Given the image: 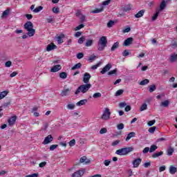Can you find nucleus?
Masks as SVG:
<instances>
[{"mask_svg":"<svg viewBox=\"0 0 177 177\" xmlns=\"http://www.w3.org/2000/svg\"><path fill=\"white\" fill-rule=\"evenodd\" d=\"M157 149H158V147H157V145H151V147L149 149V153H154V151H156Z\"/></svg>","mask_w":177,"mask_h":177,"instance_id":"obj_29","label":"nucleus"},{"mask_svg":"<svg viewBox=\"0 0 177 177\" xmlns=\"http://www.w3.org/2000/svg\"><path fill=\"white\" fill-rule=\"evenodd\" d=\"M8 93H9V92L8 91H3L1 92L0 93V100H2V99H3V97H5Z\"/></svg>","mask_w":177,"mask_h":177,"instance_id":"obj_25","label":"nucleus"},{"mask_svg":"<svg viewBox=\"0 0 177 177\" xmlns=\"http://www.w3.org/2000/svg\"><path fill=\"white\" fill-rule=\"evenodd\" d=\"M145 12H146V10H140L137 14L135 15V17L136 19H140V17H143V15H145Z\"/></svg>","mask_w":177,"mask_h":177,"instance_id":"obj_18","label":"nucleus"},{"mask_svg":"<svg viewBox=\"0 0 177 177\" xmlns=\"http://www.w3.org/2000/svg\"><path fill=\"white\" fill-rule=\"evenodd\" d=\"M93 44V39H87L85 44V46H87V47L92 46Z\"/></svg>","mask_w":177,"mask_h":177,"instance_id":"obj_33","label":"nucleus"},{"mask_svg":"<svg viewBox=\"0 0 177 177\" xmlns=\"http://www.w3.org/2000/svg\"><path fill=\"white\" fill-rule=\"evenodd\" d=\"M165 6H167V3H165V1H162L161 3H160V10H164V9H165Z\"/></svg>","mask_w":177,"mask_h":177,"instance_id":"obj_32","label":"nucleus"},{"mask_svg":"<svg viewBox=\"0 0 177 177\" xmlns=\"http://www.w3.org/2000/svg\"><path fill=\"white\" fill-rule=\"evenodd\" d=\"M169 171L171 175H175L176 174L177 169L175 166L171 165L169 167Z\"/></svg>","mask_w":177,"mask_h":177,"instance_id":"obj_17","label":"nucleus"},{"mask_svg":"<svg viewBox=\"0 0 177 177\" xmlns=\"http://www.w3.org/2000/svg\"><path fill=\"white\" fill-rule=\"evenodd\" d=\"M119 46H120L119 41H116L115 43H114L113 44L112 47L111 48V52H114V50H115V49H118V48H119Z\"/></svg>","mask_w":177,"mask_h":177,"instance_id":"obj_21","label":"nucleus"},{"mask_svg":"<svg viewBox=\"0 0 177 177\" xmlns=\"http://www.w3.org/2000/svg\"><path fill=\"white\" fill-rule=\"evenodd\" d=\"M69 146L71 147H73V146H75V140L73 139V140H71L70 142H69Z\"/></svg>","mask_w":177,"mask_h":177,"instance_id":"obj_55","label":"nucleus"},{"mask_svg":"<svg viewBox=\"0 0 177 177\" xmlns=\"http://www.w3.org/2000/svg\"><path fill=\"white\" fill-rule=\"evenodd\" d=\"M107 133V129H106V128H102L100 131V133L101 135H103V133Z\"/></svg>","mask_w":177,"mask_h":177,"instance_id":"obj_56","label":"nucleus"},{"mask_svg":"<svg viewBox=\"0 0 177 177\" xmlns=\"http://www.w3.org/2000/svg\"><path fill=\"white\" fill-rule=\"evenodd\" d=\"M133 42V38L129 37L126 40H124L123 43V46H129V45H132Z\"/></svg>","mask_w":177,"mask_h":177,"instance_id":"obj_10","label":"nucleus"},{"mask_svg":"<svg viewBox=\"0 0 177 177\" xmlns=\"http://www.w3.org/2000/svg\"><path fill=\"white\" fill-rule=\"evenodd\" d=\"M122 93H124V90L122 89H119L116 91L115 93V96H121V95H122Z\"/></svg>","mask_w":177,"mask_h":177,"instance_id":"obj_42","label":"nucleus"},{"mask_svg":"<svg viewBox=\"0 0 177 177\" xmlns=\"http://www.w3.org/2000/svg\"><path fill=\"white\" fill-rule=\"evenodd\" d=\"M177 60V54H174L170 56V62L171 63H175V62Z\"/></svg>","mask_w":177,"mask_h":177,"instance_id":"obj_28","label":"nucleus"},{"mask_svg":"<svg viewBox=\"0 0 177 177\" xmlns=\"http://www.w3.org/2000/svg\"><path fill=\"white\" fill-rule=\"evenodd\" d=\"M133 151V147H129L118 149L115 152V154H118V156H127V154H129V153H131V151Z\"/></svg>","mask_w":177,"mask_h":177,"instance_id":"obj_4","label":"nucleus"},{"mask_svg":"<svg viewBox=\"0 0 177 177\" xmlns=\"http://www.w3.org/2000/svg\"><path fill=\"white\" fill-rule=\"evenodd\" d=\"M80 162H85V164H89V162H91V160L86 158V156H82L80 159Z\"/></svg>","mask_w":177,"mask_h":177,"instance_id":"obj_20","label":"nucleus"},{"mask_svg":"<svg viewBox=\"0 0 177 177\" xmlns=\"http://www.w3.org/2000/svg\"><path fill=\"white\" fill-rule=\"evenodd\" d=\"M162 154H164V151H160V152L154 153L152 155V158H157L158 157H160V156H162Z\"/></svg>","mask_w":177,"mask_h":177,"instance_id":"obj_24","label":"nucleus"},{"mask_svg":"<svg viewBox=\"0 0 177 177\" xmlns=\"http://www.w3.org/2000/svg\"><path fill=\"white\" fill-rule=\"evenodd\" d=\"M135 135H136V133H135V132H130L127 135V137L126 138V142H128V140L132 139V138H135Z\"/></svg>","mask_w":177,"mask_h":177,"instance_id":"obj_23","label":"nucleus"},{"mask_svg":"<svg viewBox=\"0 0 177 177\" xmlns=\"http://www.w3.org/2000/svg\"><path fill=\"white\" fill-rule=\"evenodd\" d=\"M158 15H160V10H156V12L153 15V16L151 18L152 21H156V20H157Z\"/></svg>","mask_w":177,"mask_h":177,"instance_id":"obj_27","label":"nucleus"},{"mask_svg":"<svg viewBox=\"0 0 177 177\" xmlns=\"http://www.w3.org/2000/svg\"><path fill=\"white\" fill-rule=\"evenodd\" d=\"M110 115H111V113L110 111H104L101 117L102 120H110Z\"/></svg>","mask_w":177,"mask_h":177,"instance_id":"obj_11","label":"nucleus"},{"mask_svg":"<svg viewBox=\"0 0 177 177\" xmlns=\"http://www.w3.org/2000/svg\"><path fill=\"white\" fill-rule=\"evenodd\" d=\"M97 46V49L100 50V52L104 50V48L107 46V37L106 36H102L100 37L98 41Z\"/></svg>","mask_w":177,"mask_h":177,"instance_id":"obj_3","label":"nucleus"},{"mask_svg":"<svg viewBox=\"0 0 177 177\" xmlns=\"http://www.w3.org/2000/svg\"><path fill=\"white\" fill-rule=\"evenodd\" d=\"M150 82V80L149 79H145L144 80H142L140 82V85L144 86V85H147Z\"/></svg>","mask_w":177,"mask_h":177,"instance_id":"obj_36","label":"nucleus"},{"mask_svg":"<svg viewBox=\"0 0 177 177\" xmlns=\"http://www.w3.org/2000/svg\"><path fill=\"white\" fill-rule=\"evenodd\" d=\"M42 9H44V7L40 6H38L37 8H35L33 10V12L35 13H38L39 12H41V10H42Z\"/></svg>","mask_w":177,"mask_h":177,"instance_id":"obj_38","label":"nucleus"},{"mask_svg":"<svg viewBox=\"0 0 177 177\" xmlns=\"http://www.w3.org/2000/svg\"><path fill=\"white\" fill-rule=\"evenodd\" d=\"M126 106H127V102H120L119 104L120 109H124V107H126Z\"/></svg>","mask_w":177,"mask_h":177,"instance_id":"obj_51","label":"nucleus"},{"mask_svg":"<svg viewBox=\"0 0 177 177\" xmlns=\"http://www.w3.org/2000/svg\"><path fill=\"white\" fill-rule=\"evenodd\" d=\"M111 162V161L110 160H105L104 161V164L105 167H109V165H110V163Z\"/></svg>","mask_w":177,"mask_h":177,"instance_id":"obj_57","label":"nucleus"},{"mask_svg":"<svg viewBox=\"0 0 177 177\" xmlns=\"http://www.w3.org/2000/svg\"><path fill=\"white\" fill-rule=\"evenodd\" d=\"M66 36L63 33H62L59 36L57 37V43L59 44V45H60L61 44H63V42H64V41H63V38H64Z\"/></svg>","mask_w":177,"mask_h":177,"instance_id":"obj_14","label":"nucleus"},{"mask_svg":"<svg viewBox=\"0 0 177 177\" xmlns=\"http://www.w3.org/2000/svg\"><path fill=\"white\" fill-rule=\"evenodd\" d=\"M91 75L89 74V73H85L83 75V80L82 82H84V84H89V80L91 78Z\"/></svg>","mask_w":177,"mask_h":177,"instance_id":"obj_6","label":"nucleus"},{"mask_svg":"<svg viewBox=\"0 0 177 177\" xmlns=\"http://www.w3.org/2000/svg\"><path fill=\"white\" fill-rule=\"evenodd\" d=\"M90 88H92V84H82L77 87V90L75 91V95H80V93H86V92L89 91Z\"/></svg>","mask_w":177,"mask_h":177,"instance_id":"obj_2","label":"nucleus"},{"mask_svg":"<svg viewBox=\"0 0 177 177\" xmlns=\"http://www.w3.org/2000/svg\"><path fill=\"white\" fill-rule=\"evenodd\" d=\"M117 75V68L113 69L112 71H110L109 72H108V75Z\"/></svg>","mask_w":177,"mask_h":177,"instance_id":"obj_41","label":"nucleus"},{"mask_svg":"<svg viewBox=\"0 0 177 177\" xmlns=\"http://www.w3.org/2000/svg\"><path fill=\"white\" fill-rule=\"evenodd\" d=\"M71 92V88H64L61 93L62 96H67Z\"/></svg>","mask_w":177,"mask_h":177,"instance_id":"obj_16","label":"nucleus"},{"mask_svg":"<svg viewBox=\"0 0 177 177\" xmlns=\"http://www.w3.org/2000/svg\"><path fill=\"white\" fill-rule=\"evenodd\" d=\"M25 177H38V174H32L30 175H27Z\"/></svg>","mask_w":177,"mask_h":177,"instance_id":"obj_64","label":"nucleus"},{"mask_svg":"<svg viewBox=\"0 0 177 177\" xmlns=\"http://www.w3.org/2000/svg\"><path fill=\"white\" fill-rule=\"evenodd\" d=\"M10 104H12L10 103V102L5 103L3 105L0 106V111H2V110H3L4 109H6V107H9V106H10Z\"/></svg>","mask_w":177,"mask_h":177,"instance_id":"obj_30","label":"nucleus"},{"mask_svg":"<svg viewBox=\"0 0 177 177\" xmlns=\"http://www.w3.org/2000/svg\"><path fill=\"white\" fill-rule=\"evenodd\" d=\"M84 174H85V170L80 169L74 172L72 174V177H81L84 176Z\"/></svg>","mask_w":177,"mask_h":177,"instance_id":"obj_7","label":"nucleus"},{"mask_svg":"<svg viewBox=\"0 0 177 177\" xmlns=\"http://www.w3.org/2000/svg\"><path fill=\"white\" fill-rule=\"evenodd\" d=\"M147 109V104L146 103L143 104L140 107V111H144Z\"/></svg>","mask_w":177,"mask_h":177,"instance_id":"obj_52","label":"nucleus"},{"mask_svg":"<svg viewBox=\"0 0 177 177\" xmlns=\"http://www.w3.org/2000/svg\"><path fill=\"white\" fill-rule=\"evenodd\" d=\"M129 55V52L128 50H124L122 53V56H124V57H127Z\"/></svg>","mask_w":177,"mask_h":177,"instance_id":"obj_58","label":"nucleus"},{"mask_svg":"<svg viewBox=\"0 0 177 177\" xmlns=\"http://www.w3.org/2000/svg\"><path fill=\"white\" fill-rule=\"evenodd\" d=\"M10 12V8H8L6 10H4L1 15V17H8L9 16V13Z\"/></svg>","mask_w":177,"mask_h":177,"instance_id":"obj_22","label":"nucleus"},{"mask_svg":"<svg viewBox=\"0 0 177 177\" xmlns=\"http://www.w3.org/2000/svg\"><path fill=\"white\" fill-rule=\"evenodd\" d=\"M77 57L78 59H82V57H84V53H77Z\"/></svg>","mask_w":177,"mask_h":177,"instance_id":"obj_62","label":"nucleus"},{"mask_svg":"<svg viewBox=\"0 0 177 177\" xmlns=\"http://www.w3.org/2000/svg\"><path fill=\"white\" fill-rule=\"evenodd\" d=\"M52 12L53 13H55V15H58V13H60V8H59V7H53Z\"/></svg>","mask_w":177,"mask_h":177,"instance_id":"obj_34","label":"nucleus"},{"mask_svg":"<svg viewBox=\"0 0 177 177\" xmlns=\"http://www.w3.org/2000/svg\"><path fill=\"white\" fill-rule=\"evenodd\" d=\"M174 148L172 147H169L167 149V156H172V154H174Z\"/></svg>","mask_w":177,"mask_h":177,"instance_id":"obj_37","label":"nucleus"},{"mask_svg":"<svg viewBox=\"0 0 177 177\" xmlns=\"http://www.w3.org/2000/svg\"><path fill=\"white\" fill-rule=\"evenodd\" d=\"M113 26H114V21L110 20V21L107 23V27H108L109 28H111V27H113Z\"/></svg>","mask_w":177,"mask_h":177,"instance_id":"obj_47","label":"nucleus"},{"mask_svg":"<svg viewBox=\"0 0 177 177\" xmlns=\"http://www.w3.org/2000/svg\"><path fill=\"white\" fill-rule=\"evenodd\" d=\"M57 46L55 45V44L52 43L51 44H48L46 47L47 52H50V50H53V49H56Z\"/></svg>","mask_w":177,"mask_h":177,"instance_id":"obj_15","label":"nucleus"},{"mask_svg":"<svg viewBox=\"0 0 177 177\" xmlns=\"http://www.w3.org/2000/svg\"><path fill=\"white\" fill-rule=\"evenodd\" d=\"M169 105V101L168 100H165L161 103V106H162L163 107H168Z\"/></svg>","mask_w":177,"mask_h":177,"instance_id":"obj_44","label":"nucleus"},{"mask_svg":"<svg viewBox=\"0 0 177 177\" xmlns=\"http://www.w3.org/2000/svg\"><path fill=\"white\" fill-rule=\"evenodd\" d=\"M84 27H85V25L82 24L77 26L76 28H75V31H78V30H81V28H84Z\"/></svg>","mask_w":177,"mask_h":177,"instance_id":"obj_46","label":"nucleus"},{"mask_svg":"<svg viewBox=\"0 0 177 177\" xmlns=\"http://www.w3.org/2000/svg\"><path fill=\"white\" fill-rule=\"evenodd\" d=\"M81 67H82V64L81 63H77L76 64H75L72 68L71 70L74 71V70H78V68H81Z\"/></svg>","mask_w":177,"mask_h":177,"instance_id":"obj_26","label":"nucleus"},{"mask_svg":"<svg viewBox=\"0 0 177 177\" xmlns=\"http://www.w3.org/2000/svg\"><path fill=\"white\" fill-rule=\"evenodd\" d=\"M111 2V0H106L102 2V5L104 6H107V5H110Z\"/></svg>","mask_w":177,"mask_h":177,"instance_id":"obj_54","label":"nucleus"},{"mask_svg":"<svg viewBox=\"0 0 177 177\" xmlns=\"http://www.w3.org/2000/svg\"><path fill=\"white\" fill-rule=\"evenodd\" d=\"M100 66V63L93 65L91 66V70H96V68H97V67H99Z\"/></svg>","mask_w":177,"mask_h":177,"instance_id":"obj_61","label":"nucleus"},{"mask_svg":"<svg viewBox=\"0 0 177 177\" xmlns=\"http://www.w3.org/2000/svg\"><path fill=\"white\" fill-rule=\"evenodd\" d=\"M140 162H142V159L140 158L135 159L133 161V165L134 168H138V167H139V165H140Z\"/></svg>","mask_w":177,"mask_h":177,"instance_id":"obj_13","label":"nucleus"},{"mask_svg":"<svg viewBox=\"0 0 177 177\" xmlns=\"http://www.w3.org/2000/svg\"><path fill=\"white\" fill-rule=\"evenodd\" d=\"M6 67H10L12 66V62L11 61H8L5 64Z\"/></svg>","mask_w":177,"mask_h":177,"instance_id":"obj_63","label":"nucleus"},{"mask_svg":"<svg viewBox=\"0 0 177 177\" xmlns=\"http://www.w3.org/2000/svg\"><path fill=\"white\" fill-rule=\"evenodd\" d=\"M111 67H113V65H111V64H107L100 71L101 74H104L105 73H107V71H110Z\"/></svg>","mask_w":177,"mask_h":177,"instance_id":"obj_9","label":"nucleus"},{"mask_svg":"<svg viewBox=\"0 0 177 177\" xmlns=\"http://www.w3.org/2000/svg\"><path fill=\"white\" fill-rule=\"evenodd\" d=\"M93 97L94 99H97V98H99V97H102V93H94V94L93 95Z\"/></svg>","mask_w":177,"mask_h":177,"instance_id":"obj_43","label":"nucleus"},{"mask_svg":"<svg viewBox=\"0 0 177 177\" xmlns=\"http://www.w3.org/2000/svg\"><path fill=\"white\" fill-rule=\"evenodd\" d=\"M132 8V5L128 4L126 6H124L123 9L124 12H129V10H131Z\"/></svg>","mask_w":177,"mask_h":177,"instance_id":"obj_31","label":"nucleus"},{"mask_svg":"<svg viewBox=\"0 0 177 177\" xmlns=\"http://www.w3.org/2000/svg\"><path fill=\"white\" fill-rule=\"evenodd\" d=\"M88 103V100L84 99V100H81L78 102L76 103V106H81L86 104Z\"/></svg>","mask_w":177,"mask_h":177,"instance_id":"obj_19","label":"nucleus"},{"mask_svg":"<svg viewBox=\"0 0 177 177\" xmlns=\"http://www.w3.org/2000/svg\"><path fill=\"white\" fill-rule=\"evenodd\" d=\"M59 78H62V80H66V78H67V73H66V72L60 73Z\"/></svg>","mask_w":177,"mask_h":177,"instance_id":"obj_35","label":"nucleus"},{"mask_svg":"<svg viewBox=\"0 0 177 177\" xmlns=\"http://www.w3.org/2000/svg\"><path fill=\"white\" fill-rule=\"evenodd\" d=\"M67 109H68V110H73V109H75V104H68L67 105Z\"/></svg>","mask_w":177,"mask_h":177,"instance_id":"obj_45","label":"nucleus"},{"mask_svg":"<svg viewBox=\"0 0 177 177\" xmlns=\"http://www.w3.org/2000/svg\"><path fill=\"white\" fill-rule=\"evenodd\" d=\"M24 28L28 31L27 35H28V37H34V35H35V29H34L32 22L30 21H27L24 24Z\"/></svg>","mask_w":177,"mask_h":177,"instance_id":"obj_1","label":"nucleus"},{"mask_svg":"<svg viewBox=\"0 0 177 177\" xmlns=\"http://www.w3.org/2000/svg\"><path fill=\"white\" fill-rule=\"evenodd\" d=\"M96 59V55H91L88 57V62H93Z\"/></svg>","mask_w":177,"mask_h":177,"instance_id":"obj_59","label":"nucleus"},{"mask_svg":"<svg viewBox=\"0 0 177 177\" xmlns=\"http://www.w3.org/2000/svg\"><path fill=\"white\" fill-rule=\"evenodd\" d=\"M117 128L119 130L124 129V124L120 123V124H118Z\"/></svg>","mask_w":177,"mask_h":177,"instance_id":"obj_60","label":"nucleus"},{"mask_svg":"<svg viewBox=\"0 0 177 177\" xmlns=\"http://www.w3.org/2000/svg\"><path fill=\"white\" fill-rule=\"evenodd\" d=\"M155 124H156V120H153L147 122L148 127H153V125Z\"/></svg>","mask_w":177,"mask_h":177,"instance_id":"obj_49","label":"nucleus"},{"mask_svg":"<svg viewBox=\"0 0 177 177\" xmlns=\"http://www.w3.org/2000/svg\"><path fill=\"white\" fill-rule=\"evenodd\" d=\"M85 41V37H82L78 39V44H80V45H82V44H84V41Z\"/></svg>","mask_w":177,"mask_h":177,"instance_id":"obj_50","label":"nucleus"},{"mask_svg":"<svg viewBox=\"0 0 177 177\" xmlns=\"http://www.w3.org/2000/svg\"><path fill=\"white\" fill-rule=\"evenodd\" d=\"M57 145H50V151H53V150L57 149Z\"/></svg>","mask_w":177,"mask_h":177,"instance_id":"obj_53","label":"nucleus"},{"mask_svg":"<svg viewBox=\"0 0 177 177\" xmlns=\"http://www.w3.org/2000/svg\"><path fill=\"white\" fill-rule=\"evenodd\" d=\"M156 85L154 84H151L150 86H149V91L150 92V93H152V92H154V91H156Z\"/></svg>","mask_w":177,"mask_h":177,"instance_id":"obj_40","label":"nucleus"},{"mask_svg":"<svg viewBox=\"0 0 177 177\" xmlns=\"http://www.w3.org/2000/svg\"><path fill=\"white\" fill-rule=\"evenodd\" d=\"M156 129H157V127H152L149 129L148 132H149V133H154Z\"/></svg>","mask_w":177,"mask_h":177,"instance_id":"obj_48","label":"nucleus"},{"mask_svg":"<svg viewBox=\"0 0 177 177\" xmlns=\"http://www.w3.org/2000/svg\"><path fill=\"white\" fill-rule=\"evenodd\" d=\"M16 120H17V116L16 115L12 116L10 118H8L7 120V122H8V125L10 127H13V125L16 124Z\"/></svg>","mask_w":177,"mask_h":177,"instance_id":"obj_5","label":"nucleus"},{"mask_svg":"<svg viewBox=\"0 0 177 177\" xmlns=\"http://www.w3.org/2000/svg\"><path fill=\"white\" fill-rule=\"evenodd\" d=\"M102 12H103V9H102V8H96L95 10H92L91 13L96 14V13H100Z\"/></svg>","mask_w":177,"mask_h":177,"instance_id":"obj_39","label":"nucleus"},{"mask_svg":"<svg viewBox=\"0 0 177 177\" xmlns=\"http://www.w3.org/2000/svg\"><path fill=\"white\" fill-rule=\"evenodd\" d=\"M60 70H62V65H55L51 68L50 73H57V71H60Z\"/></svg>","mask_w":177,"mask_h":177,"instance_id":"obj_12","label":"nucleus"},{"mask_svg":"<svg viewBox=\"0 0 177 177\" xmlns=\"http://www.w3.org/2000/svg\"><path fill=\"white\" fill-rule=\"evenodd\" d=\"M51 142H53V137L52 135L46 136L43 142V145H49Z\"/></svg>","mask_w":177,"mask_h":177,"instance_id":"obj_8","label":"nucleus"}]
</instances>
